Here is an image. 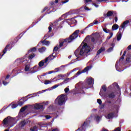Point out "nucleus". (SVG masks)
Returning a JSON list of instances; mask_svg holds the SVG:
<instances>
[{
  "label": "nucleus",
  "mask_w": 131,
  "mask_h": 131,
  "mask_svg": "<svg viewBox=\"0 0 131 131\" xmlns=\"http://www.w3.org/2000/svg\"><path fill=\"white\" fill-rule=\"evenodd\" d=\"M91 47L88 45L86 43H82L79 48L75 51L76 57H88L89 53L91 52Z\"/></svg>",
  "instance_id": "obj_1"
},
{
  "label": "nucleus",
  "mask_w": 131,
  "mask_h": 131,
  "mask_svg": "<svg viewBox=\"0 0 131 131\" xmlns=\"http://www.w3.org/2000/svg\"><path fill=\"white\" fill-rule=\"evenodd\" d=\"M78 33H79V30H76L72 35H71L68 38L60 40L59 48H62L63 46L67 47L68 43H70L73 41H74V39H76L78 37Z\"/></svg>",
  "instance_id": "obj_2"
},
{
  "label": "nucleus",
  "mask_w": 131,
  "mask_h": 131,
  "mask_svg": "<svg viewBox=\"0 0 131 131\" xmlns=\"http://www.w3.org/2000/svg\"><path fill=\"white\" fill-rule=\"evenodd\" d=\"M92 67H93V66H87L83 70L79 71L77 73H76V75H74L73 77H71L70 78H66L62 82V83H68V82H69V80H72V79H74L75 77H77V76H78V75H80L81 73H85V72H88L89 70H91Z\"/></svg>",
  "instance_id": "obj_3"
},
{
  "label": "nucleus",
  "mask_w": 131,
  "mask_h": 131,
  "mask_svg": "<svg viewBox=\"0 0 131 131\" xmlns=\"http://www.w3.org/2000/svg\"><path fill=\"white\" fill-rule=\"evenodd\" d=\"M103 16L105 17V18H110L113 16L115 17V21L116 23L117 22V21H118V18L117 17V12H116V11H114L113 10L108 11L106 14L104 13Z\"/></svg>",
  "instance_id": "obj_4"
},
{
  "label": "nucleus",
  "mask_w": 131,
  "mask_h": 131,
  "mask_svg": "<svg viewBox=\"0 0 131 131\" xmlns=\"http://www.w3.org/2000/svg\"><path fill=\"white\" fill-rule=\"evenodd\" d=\"M3 123L4 125H8L10 126H13L14 125V119L11 118V117L8 116L3 120Z\"/></svg>",
  "instance_id": "obj_5"
},
{
  "label": "nucleus",
  "mask_w": 131,
  "mask_h": 131,
  "mask_svg": "<svg viewBox=\"0 0 131 131\" xmlns=\"http://www.w3.org/2000/svg\"><path fill=\"white\" fill-rule=\"evenodd\" d=\"M29 68H30V65L27 64L26 65L25 67V71H30V73H31V74H33V73H35V72H37L38 70H39V68H38V67L37 66H34V67L32 68L33 70H29Z\"/></svg>",
  "instance_id": "obj_6"
},
{
  "label": "nucleus",
  "mask_w": 131,
  "mask_h": 131,
  "mask_svg": "<svg viewBox=\"0 0 131 131\" xmlns=\"http://www.w3.org/2000/svg\"><path fill=\"white\" fill-rule=\"evenodd\" d=\"M56 101H58V105L62 106L65 103V95L61 94L56 98Z\"/></svg>",
  "instance_id": "obj_7"
},
{
  "label": "nucleus",
  "mask_w": 131,
  "mask_h": 131,
  "mask_svg": "<svg viewBox=\"0 0 131 131\" xmlns=\"http://www.w3.org/2000/svg\"><path fill=\"white\" fill-rule=\"evenodd\" d=\"M104 96L106 98H108V99H114L115 97H116V93L114 91H111L109 92L107 95H104Z\"/></svg>",
  "instance_id": "obj_8"
},
{
  "label": "nucleus",
  "mask_w": 131,
  "mask_h": 131,
  "mask_svg": "<svg viewBox=\"0 0 131 131\" xmlns=\"http://www.w3.org/2000/svg\"><path fill=\"white\" fill-rule=\"evenodd\" d=\"M128 23H129V20H126L124 21L120 26L118 33L121 34V31H122V29H124L125 27H126V26L127 25V24H128Z\"/></svg>",
  "instance_id": "obj_9"
},
{
  "label": "nucleus",
  "mask_w": 131,
  "mask_h": 131,
  "mask_svg": "<svg viewBox=\"0 0 131 131\" xmlns=\"http://www.w3.org/2000/svg\"><path fill=\"white\" fill-rule=\"evenodd\" d=\"M56 57V55H54V54L50 55L45 59V63H48V61H52V60H54Z\"/></svg>",
  "instance_id": "obj_10"
},
{
  "label": "nucleus",
  "mask_w": 131,
  "mask_h": 131,
  "mask_svg": "<svg viewBox=\"0 0 131 131\" xmlns=\"http://www.w3.org/2000/svg\"><path fill=\"white\" fill-rule=\"evenodd\" d=\"M34 109L35 110H43V105L42 104H36L34 106Z\"/></svg>",
  "instance_id": "obj_11"
},
{
  "label": "nucleus",
  "mask_w": 131,
  "mask_h": 131,
  "mask_svg": "<svg viewBox=\"0 0 131 131\" xmlns=\"http://www.w3.org/2000/svg\"><path fill=\"white\" fill-rule=\"evenodd\" d=\"M10 47H11V45L10 44H8L6 46V47L5 48L4 50L3 51V54L2 55V57H3V56H4L5 54H6V53H7V51H8V50H9V51L11 50Z\"/></svg>",
  "instance_id": "obj_12"
},
{
  "label": "nucleus",
  "mask_w": 131,
  "mask_h": 131,
  "mask_svg": "<svg viewBox=\"0 0 131 131\" xmlns=\"http://www.w3.org/2000/svg\"><path fill=\"white\" fill-rule=\"evenodd\" d=\"M86 83L88 85H92L94 83V79L90 78L86 80Z\"/></svg>",
  "instance_id": "obj_13"
},
{
  "label": "nucleus",
  "mask_w": 131,
  "mask_h": 131,
  "mask_svg": "<svg viewBox=\"0 0 131 131\" xmlns=\"http://www.w3.org/2000/svg\"><path fill=\"white\" fill-rule=\"evenodd\" d=\"M108 88H117L118 90V91H120V88H119V85H118V83L115 82L111 85H110Z\"/></svg>",
  "instance_id": "obj_14"
},
{
  "label": "nucleus",
  "mask_w": 131,
  "mask_h": 131,
  "mask_svg": "<svg viewBox=\"0 0 131 131\" xmlns=\"http://www.w3.org/2000/svg\"><path fill=\"white\" fill-rule=\"evenodd\" d=\"M65 77H66V74H59L57 76V78L58 79V80H60V79H64Z\"/></svg>",
  "instance_id": "obj_15"
},
{
  "label": "nucleus",
  "mask_w": 131,
  "mask_h": 131,
  "mask_svg": "<svg viewBox=\"0 0 131 131\" xmlns=\"http://www.w3.org/2000/svg\"><path fill=\"white\" fill-rule=\"evenodd\" d=\"M105 51V47H101L97 52V56H99L101 54V53H103Z\"/></svg>",
  "instance_id": "obj_16"
},
{
  "label": "nucleus",
  "mask_w": 131,
  "mask_h": 131,
  "mask_svg": "<svg viewBox=\"0 0 131 131\" xmlns=\"http://www.w3.org/2000/svg\"><path fill=\"white\" fill-rule=\"evenodd\" d=\"M46 40H47V39H45L43 41H40L39 42V43H40V42H41V43H42V45H45L46 46H49V45H50V41H48Z\"/></svg>",
  "instance_id": "obj_17"
},
{
  "label": "nucleus",
  "mask_w": 131,
  "mask_h": 131,
  "mask_svg": "<svg viewBox=\"0 0 131 131\" xmlns=\"http://www.w3.org/2000/svg\"><path fill=\"white\" fill-rule=\"evenodd\" d=\"M118 28H119V26H118V25L117 24H114L112 26V30H113V31H114L115 30H117Z\"/></svg>",
  "instance_id": "obj_18"
},
{
  "label": "nucleus",
  "mask_w": 131,
  "mask_h": 131,
  "mask_svg": "<svg viewBox=\"0 0 131 131\" xmlns=\"http://www.w3.org/2000/svg\"><path fill=\"white\" fill-rule=\"evenodd\" d=\"M25 60L24 58H18L16 60V63H18V64H22V63H24L25 62Z\"/></svg>",
  "instance_id": "obj_19"
},
{
  "label": "nucleus",
  "mask_w": 131,
  "mask_h": 131,
  "mask_svg": "<svg viewBox=\"0 0 131 131\" xmlns=\"http://www.w3.org/2000/svg\"><path fill=\"white\" fill-rule=\"evenodd\" d=\"M114 116V113H110L107 115V119H112V118H113Z\"/></svg>",
  "instance_id": "obj_20"
},
{
  "label": "nucleus",
  "mask_w": 131,
  "mask_h": 131,
  "mask_svg": "<svg viewBox=\"0 0 131 131\" xmlns=\"http://www.w3.org/2000/svg\"><path fill=\"white\" fill-rule=\"evenodd\" d=\"M36 56V54L35 53H32L30 54L28 56L29 60H32L33 58H34Z\"/></svg>",
  "instance_id": "obj_21"
},
{
  "label": "nucleus",
  "mask_w": 131,
  "mask_h": 131,
  "mask_svg": "<svg viewBox=\"0 0 131 131\" xmlns=\"http://www.w3.org/2000/svg\"><path fill=\"white\" fill-rule=\"evenodd\" d=\"M46 60H42L38 63L39 67H42L45 63H46Z\"/></svg>",
  "instance_id": "obj_22"
},
{
  "label": "nucleus",
  "mask_w": 131,
  "mask_h": 131,
  "mask_svg": "<svg viewBox=\"0 0 131 131\" xmlns=\"http://www.w3.org/2000/svg\"><path fill=\"white\" fill-rule=\"evenodd\" d=\"M46 50H47V48L45 47H42L38 49V52H39V53H43V52H45Z\"/></svg>",
  "instance_id": "obj_23"
},
{
  "label": "nucleus",
  "mask_w": 131,
  "mask_h": 131,
  "mask_svg": "<svg viewBox=\"0 0 131 131\" xmlns=\"http://www.w3.org/2000/svg\"><path fill=\"white\" fill-rule=\"evenodd\" d=\"M27 123L28 122L25 120L21 121L20 122V127H24V126H25Z\"/></svg>",
  "instance_id": "obj_24"
},
{
  "label": "nucleus",
  "mask_w": 131,
  "mask_h": 131,
  "mask_svg": "<svg viewBox=\"0 0 131 131\" xmlns=\"http://www.w3.org/2000/svg\"><path fill=\"white\" fill-rule=\"evenodd\" d=\"M86 125H88V123L86 122H84V123L81 125V130H83V129L85 128V126H86Z\"/></svg>",
  "instance_id": "obj_25"
},
{
  "label": "nucleus",
  "mask_w": 131,
  "mask_h": 131,
  "mask_svg": "<svg viewBox=\"0 0 131 131\" xmlns=\"http://www.w3.org/2000/svg\"><path fill=\"white\" fill-rule=\"evenodd\" d=\"M27 108H28V106L27 105H25V106L21 108L19 112L21 113H23L24 112V111H25V110L27 109Z\"/></svg>",
  "instance_id": "obj_26"
},
{
  "label": "nucleus",
  "mask_w": 131,
  "mask_h": 131,
  "mask_svg": "<svg viewBox=\"0 0 131 131\" xmlns=\"http://www.w3.org/2000/svg\"><path fill=\"white\" fill-rule=\"evenodd\" d=\"M126 54V51H124L122 56L120 58L119 61H121V60H123V59H124V56H125Z\"/></svg>",
  "instance_id": "obj_27"
},
{
  "label": "nucleus",
  "mask_w": 131,
  "mask_h": 131,
  "mask_svg": "<svg viewBox=\"0 0 131 131\" xmlns=\"http://www.w3.org/2000/svg\"><path fill=\"white\" fill-rule=\"evenodd\" d=\"M28 52L29 53H34L35 52H36V47H34L31 49Z\"/></svg>",
  "instance_id": "obj_28"
},
{
  "label": "nucleus",
  "mask_w": 131,
  "mask_h": 131,
  "mask_svg": "<svg viewBox=\"0 0 131 131\" xmlns=\"http://www.w3.org/2000/svg\"><path fill=\"white\" fill-rule=\"evenodd\" d=\"M31 131H38V129L37 128V126H34L33 127L31 128L30 129Z\"/></svg>",
  "instance_id": "obj_29"
},
{
  "label": "nucleus",
  "mask_w": 131,
  "mask_h": 131,
  "mask_svg": "<svg viewBox=\"0 0 131 131\" xmlns=\"http://www.w3.org/2000/svg\"><path fill=\"white\" fill-rule=\"evenodd\" d=\"M122 36V34L121 33H119V34L117 36V40L119 41V40H120L121 39V37Z\"/></svg>",
  "instance_id": "obj_30"
},
{
  "label": "nucleus",
  "mask_w": 131,
  "mask_h": 131,
  "mask_svg": "<svg viewBox=\"0 0 131 131\" xmlns=\"http://www.w3.org/2000/svg\"><path fill=\"white\" fill-rule=\"evenodd\" d=\"M58 50H59V47L57 46L55 47L53 50L52 55H54V54H55V52H57Z\"/></svg>",
  "instance_id": "obj_31"
},
{
  "label": "nucleus",
  "mask_w": 131,
  "mask_h": 131,
  "mask_svg": "<svg viewBox=\"0 0 131 131\" xmlns=\"http://www.w3.org/2000/svg\"><path fill=\"white\" fill-rule=\"evenodd\" d=\"M29 96H30V95H29L26 97H24L22 99L23 101L24 102H26V101H27V100H28V98H27V97H29Z\"/></svg>",
  "instance_id": "obj_32"
},
{
  "label": "nucleus",
  "mask_w": 131,
  "mask_h": 131,
  "mask_svg": "<svg viewBox=\"0 0 131 131\" xmlns=\"http://www.w3.org/2000/svg\"><path fill=\"white\" fill-rule=\"evenodd\" d=\"M88 89H90V87L88 86V84L84 85L82 88V90H88Z\"/></svg>",
  "instance_id": "obj_33"
},
{
  "label": "nucleus",
  "mask_w": 131,
  "mask_h": 131,
  "mask_svg": "<svg viewBox=\"0 0 131 131\" xmlns=\"http://www.w3.org/2000/svg\"><path fill=\"white\" fill-rule=\"evenodd\" d=\"M110 35H111V36H107V37L106 38V40H109V39H110V38H111L112 37V36H113V33H110Z\"/></svg>",
  "instance_id": "obj_34"
},
{
  "label": "nucleus",
  "mask_w": 131,
  "mask_h": 131,
  "mask_svg": "<svg viewBox=\"0 0 131 131\" xmlns=\"http://www.w3.org/2000/svg\"><path fill=\"white\" fill-rule=\"evenodd\" d=\"M102 90L104 92H107V87H106V85H103L102 86Z\"/></svg>",
  "instance_id": "obj_35"
},
{
  "label": "nucleus",
  "mask_w": 131,
  "mask_h": 131,
  "mask_svg": "<svg viewBox=\"0 0 131 131\" xmlns=\"http://www.w3.org/2000/svg\"><path fill=\"white\" fill-rule=\"evenodd\" d=\"M103 31L105 32V33H109V32H110V30H107V28H103Z\"/></svg>",
  "instance_id": "obj_36"
},
{
  "label": "nucleus",
  "mask_w": 131,
  "mask_h": 131,
  "mask_svg": "<svg viewBox=\"0 0 131 131\" xmlns=\"http://www.w3.org/2000/svg\"><path fill=\"white\" fill-rule=\"evenodd\" d=\"M18 107V104H13L12 105V108L15 109V108H17Z\"/></svg>",
  "instance_id": "obj_37"
},
{
  "label": "nucleus",
  "mask_w": 131,
  "mask_h": 131,
  "mask_svg": "<svg viewBox=\"0 0 131 131\" xmlns=\"http://www.w3.org/2000/svg\"><path fill=\"white\" fill-rule=\"evenodd\" d=\"M84 4H85V5H86V4H88V3H93V1H92V0H84Z\"/></svg>",
  "instance_id": "obj_38"
},
{
  "label": "nucleus",
  "mask_w": 131,
  "mask_h": 131,
  "mask_svg": "<svg viewBox=\"0 0 131 131\" xmlns=\"http://www.w3.org/2000/svg\"><path fill=\"white\" fill-rule=\"evenodd\" d=\"M91 41H92V42H94V43H95V45H96L97 43V42H96V39H95V38L92 37L91 38Z\"/></svg>",
  "instance_id": "obj_39"
},
{
  "label": "nucleus",
  "mask_w": 131,
  "mask_h": 131,
  "mask_svg": "<svg viewBox=\"0 0 131 131\" xmlns=\"http://www.w3.org/2000/svg\"><path fill=\"white\" fill-rule=\"evenodd\" d=\"M97 103L99 104V105H102V100L100 99H98L97 100Z\"/></svg>",
  "instance_id": "obj_40"
},
{
  "label": "nucleus",
  "mask_w": 131,
  "mask_h": 131,
  "mask_svg": "<svg viewBox=\"0 0 131 131\" xmlns=\"http://www.w3.org/2000/svg\"><path fill=\"white\" fill-rule=\"evenodd\" d=\"M50 5H51L52 8H54L55 7V2H54V1L51 2V3H50Z\"/></svg>",
  "instance_id": "obj_41"
},
{
  "label": "nucleus",
  "mask_w": 131,
  "mask_h": 131,
  "mask_svg": "<svg viewBox=\"0 0 131 131\" xmlns=\"http://www.w3.org/2000/svg\"><path fill=\"white\" fill-rule=\"evenodd\" d=\"M52 81L49 80H45V84H49V83H51Z\"/></svg>",
  "instance_id": "obj_42"
},
{
  "label": "nucleus",
  "mask_w": 131,
  "mask_h": 131,
  "mask_svg": "<svg viewBox=\"0 0 131 131\" xmlns=\"http://www.w3.org/2000/svg\"><path fill=\"white\" fill-rule=\"evenodd\" d=\"M23 104H24V101H19V102H18V105L19 106H23Z\"/></svg>",
  "instance_id": "obj_43"
},
{
  "label": "nucleus",
  "mask_w": 131,
  "mask_h": 131,
  "mask_svg": "<svg viewBox=\"0 0 131 131\" xmlns=\"http://www.w3.org/2000/svg\"><path fill=\"white\" fill-rule=\"evenodd\" d=\"M48 9H49V7H45L43 10L41 11V13H43V12H46V11H47V10H48Z\"/></svg>",
  "instance_id": "obj_44"
},
{
  "label": "nucleus",
  "mask_w": 131,
  "mask_h": 131,
  "mask_svg": "<svg viewBox=\"0 0 131 131\" xmlns=\"http://www.w3.org/2000/svg\"><path fill=\"white\" fill-rule=\"evenodd\" d=\"M92 26H94V23H91L90 24H89L86 28L85 29H86V28H89V27H91Z\"/></svg>",
  "instance_id": "obj_45"
},
{
  "label": "nucleus",
  "mask_w": 131,
  "mask_h": 131,
  "mask_svg": "<svg viewBox=\"0 0 131 131\" xmlns=\"http://www.w3.org/2000/svg\"><path fill=\"white\" fill-rule=\"evenodd\" d=\"M45 117L46 118V119H50V118H52V117L50 115H46L45 116Z\"/></svg>",
  "instance_id": "obj_46"
},
{
  "label": "nucleus",
  "mask_w": 131,
  "mask_h": 131,
  "mask_svg": "<svg viewBox=\"0 0 131 131\" xmlns=\"http://www.w3.org/2000/svg\"><path fill=\"white\" fill-rule=\"evenodd\" d=\"M112 51H113V47H110L107 50V52H112Z\"/></svg>",
  "instance_id": "obj_47"
},
{
  "label": "nucleus",
  "mask_w": 131,
  "mask_h": 131,
  "mask_svg": "<svg viewBox=\"0 0 131 131\" xmlns=\"http://www.w3.org/2000/svg\"><path fill=\"white\" fill-rule=\"evenodd\" d=\"M64 92L66 94H67V93H68V92H69V88H66L65 89H64Z\"/></svg>",
  "instance_id": "obj_48"
},
{
  "label": "nucleus",
  "mask_w": 131,
  "mask_h": 131,
  "mask_svg": "<svg viewBox=\"0 0 131 131\" xmlns=\"http://www.w3.org/2000/svg\"><path fill=\"white\" fill-rule=\"evenodd\" d=\"M108 0H96L98 3H102V2H107Z\"/></svg>",
  "instance_id": "obj_49"
},
{
  "label": "nucleus",
  "mask_w": 131,
  "mask_h": 131,
  "mask_svg": "<svg viewBox=\"0 0 131 131\" xmlns=\"http://www.w3.org/2000/svg\"><path fill=\"white\" fill-rule=\"evenodd\" d=\"M99 24V21H98V20H94V23L93 24H94L95 25H97Z\"/></svg>",
  "instance_id": "obj_50"
},
{
  "label": "nucleus",
  "mask_w": 131,
  "mask_h": 131,
  "mask_svg": "<svg viewBox=\"0 0 131 131\" xmlns=\"http://www.w3.org/2000/svg\"><path fill=\"white\" fill-rule=\"evenodd\" d=\"M48 29H49V32H52V27L51 26H50L48 27Z\"/></svg>",
  "instance_id": "obj_51"
},
{
  "label": "nucleus",
  "mask_w": 131,
  "mask_h": 131,
  "mask_svg": "<svg viewBox=\"0 0 131 131\" xmlns=\"http://www.w3.org/2000/svg\"><path fill=\"white\" fill-rule=\"evenodd\" d=\"M3 83L4 85H7L8 84V82H6V81H3Z\"/></svg>",
  "instance_id": "obj_52"
},
{
  "label": "nucleus",
  "mask_w": 131,
  "mask_h": 131,
  "mask_svg": "<svg viewBox=\"0 0 131 131\" xmlns=\"http://www.w3.org/2000/svg\"><path fill=\"white\" fill-rule=\"evenodd\" d=\"M92 5H93V6H95V7L96 8H98V7H99V5L96 4L95 3H92Z\"/></svg>",
  "instance_id": "obj_53"
},
{
  "label": "nucleus",
  "mask_w": 131,
  "mask_h": 131,
  "mask_svg": "<svg viewBox=\"0 0 131 131\" xmlns=\"http://www.w3.org/2000/svg\"><path fill=\"white\" fill-rule=\"evenodd\" d=\"M114 131H121V130L120 129V127H118L117 128H116Z\"/></svg>",
  "instance_id": "obj_54"
},
{
  "label": "nucleus",
  "mask_w": 131,
  "mask_h": 131,
  "mask_svg": "<svg viewBox=\"0 0 131 131\" xmlns=\"http://www.w3.org/2000/svg\"><path fill=\"white\" fill-rule=\"evenodd\" d=\"M69 2V0H65L64 1H62L61 3L62 4H66V3H68Z\"/></svg>",
  "instance_id": "obj_55"
},
{
  "label": "nucleus",
  "mask_w": 131,
  "mask_h": 131,
  "mask_svg": "<svg viewBox=\"0 0 131 131\" xmlns=\"http://www.w3.org/2000/svg\"><path fill=\"white\" fill-rule=\"evenodd\" d=\"M59 84H56L53 86V89H56V88H58L59 86Z\"/></svg>",
  "instance_id": "obj_56"
},
{
  "label": "nucleus",
  "mask_w": 131,
  "mask_h": 131,
  "mask_svg": "<svg viewBox=\"0 0 131 131\" xmlns=\"http://www.w3.org/2000/svg\"><path fill=\"white\" fill-rule=\"evenodd\" d=\"M74 71H76V69H74L73 70L70 72V74L72 73V72H74Z\"/></svg>",
  "instance_id": "obj_57"
},
{
  "label": "nucleus",
  "mask_w": 131,
  "mask_h": 131,
  "mask_svg": "<svg viewBox=\"0 0 131 131\" xmlns=\"http://www.w3.org/2000/svg\"><path fill=\"white\" fill-rule=\"evenodd\" d=\"M107 104H111V101L110 100H106Z\"/></svg>",
  "instance_id": "obj_58"
},
{
  "label": "nucleus",
  "mask_w": 131,
  "mask_h": 131,
  "mask_svg": "<svg viewBox=\"0 0 131 131\" xmlns=\"http://www.w3.org/2000/svg\"><path fill=\"white\" fill-rule=\"evenodd\" d=\"M9 78H10V75H7L5 79H9Z\"/></svg>",
  "instance_id": "obj_59"
},
{
  "label": "nucleus",
  "mask_w": 131,
  "mask_h": 131,
  "mask_svg": "<svg viewBox=\"0 0 131 131\" xmlns=\"http://www.w3.org/2000/svg\"><path fill=\"white\" fill-rule=\"evenodd\" d=\"M84 10H86L87 11H89L90 8H89L88 7L85 6L84 7Z\"/></svg>",
  "instance_id": "obj_60"
},
{
  "label": "nucleus",
  "mask_w": 131,
  "mask_h": 131,
  "mask_svg": "<svg viewBox=\"0 0 131 131\" xmlns=\"http://www.w3.org/2000/svg\"><path fill=\"white\" fill-rule=\"evenodd\" d=\"M105 107V104H102L100 107V109H103Z\"/></svg>",
  "instance_id": "obj_61"
},
{
  "label": "nucleus",
  "mask_w": 131,
  "mask_h": 131,
  "mask_svg": "<svg viewBox=\"0 0 131 131\" xmlns=\"http://www.w3.org/2000/svg\"><path fill=\"white\" fill-rule=\"evenodd\" d=\"M127 50H131V45H129V46H128V47L127 48Z\"/></svg>",
  "instance_id": "obj_62"
},
{
  "label": "nucleus",
  "mask_w": 131,
  "mask_h": 131,
  "mask_svg": "<svg viewBox=\"0 0 131 131\" xmlns=\"http://www.w3.org/2000/svg\"><path fill=\"white\" fill-rule=\"evenodd\" d=\"M53 71H49L48 73H46L45 74H51V73H53Z\"/></svg>",
  "instance_id": "obj_63"
},
{
  "label": "nucleus",
  "mask_w": 131,
  "mask_h": 131,
  "mask_svg": "<svg viewBox=\"0 0 131 131\" xmlns=\"http://www.w3.org/2000/svg\"><path fill=\"white\" fill-rule=\"evenodd\" d=\"M100 119V116H97V117H96V120H99Z\"/></svg>",
  "instance_id": "obj_64"
}]
</instances>
